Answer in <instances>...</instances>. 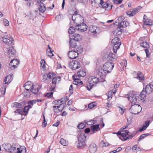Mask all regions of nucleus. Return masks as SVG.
I'll return each instance as SVG.
<instances>
[{
  "label": "nucleus",
  "instance_id": "nucleus-35",
  "mask_svg": "<svg viewBox=\"0 0 153 153\" xmlns=\"http://www.w3.org/2000/svg\"><path fill=\"white\" fill-rule=\"evenodd\" d=\"M48 49H47V55L50 56H53L52 53L53 51H51V48L50 47V46L48 45Z\"/></svg>",
  "mask_w": 153,
  "mask_h": 153
},
{
  "label": "nucleus",
  "instance_id": "nucleus-55",
  "mask_svg": "<svg viewBox=\"0 0 153 153\" xmlns=\"http://www.w3.org/2000/svg\"><path fill=\"white\" fill-rule=\"evenodd\" d=\"M132 149L133 151H135L136 150H138V151L139 150H141V149H140V148L139 147H138L137 146V145H135L134 146H133L132 148Z\"/></svg>",
  "mask_w": 153,
  "mask_h": 153
},
{
  "label": "nucleus",
  "instance_id": "nucleus-36",
  "mask_svg": "<svg viewBox=\"0 0 153 153\" xmlns=\"http://www.w3.org/2000/svg\"><path fill=\"white\" fill-rule=\"evenodd\" d=\"M123 128V127L121 128V130L123 132L121 133V137L123 138L125 140V138L127 137V136L128 135V134L129 133V131L128 130L123 131H122L123 130H122Z\"/></svg>",
  "mask_w": 153,
  "mask_h": 153
},
{
  "label": "nucleus",
  "instance_id": "nucleus-54",
  "mask_svg": "<svg viewBox=\"0 0 153 153\" xmlns=\"http://www.w3.org/2000/svg\"><path fill=\"white\" fill-rule=\"evenodd\" d=\"M95 103L94 102H92L89 103L88 105V107L90 108H92L94 106H96Z\"/></svg>",
  "mask_w": 153,
  "mask_h": 153
},
{
  "label": "nucleus",
  "instance_id": "nucleus-39",
  "mask_svg": "<svg viewBox=\"0 0 153 153\" xmlns=\"http://www.w3.org/2000/svg\"><path fill=\"white\" fill-rule=\"evenodd\" d=\"M28 17L30 19H32L33 20V19L36 17V16L32 13H30L28 15L25 16V17Z\"/></svg>",
  "mask_w": 153,
  "mask_h": 153
},
{
  "label": "nucleus",
  "instance_id": "nucleus-32",
  "mask_svg": "<svg viewBox=\"0 0 153 153\" xmlns=\"http://www.w3.org/2000/svg\"><path fill=\"white\" fill-rule=\"evenodd\" d=\"M75 41H76L72 39H70L69 42L70 47L74 48L76 47V44Z\"/></svg>",
  "mask_w": 153,
  "mask_h": 153
},
{
  "label": "nucleus",
  "instance_id": "nucleus-43",
  "mask_svg": "<svg viewBox=\"0 0 153 153\" xmlns=\"http://www.w3.org/2000/svg\"><path fill=\"white\" fill-rule=\"evenodd\" d=\"M67 97H65L63 98H61L59 100L60 103H61L60 105H61L65 103L66 101L68 100Z\"/></svg>",
  "mask_w": 153,
  "mask_h": 153
},
{
  "label": "nucleus",
  "instance_id": "nucleus-5",
  "mask_svg": "<svg viewBox=\"0 0 153 153\" xmlns=\"http://www.w3.org/2000/svg\"><path fill=\"white\" fill-rule=\"evenodd\" d=\"M69 67L72 70H75L80 67V63L77 61H73L69 64Z\"/></svg>",
  "mask_w": 153,
  "mask_h": 153
},
{
  "label": "nucleus",
  "instance_id": "nucleus-45",
  "mask_svg": "<svg viewBox=\"0 0 153 153\" xmlns=\"http://www.w3.org/2000/svg\"><path fill=\"white\" fill-rule=\"evenodd\" d=\"M39 88H34L33 87V88L30 90V91L33 94H37L39 91Z\"/></svg>",
  "mask_w": 153,
  "mask_h": 153
},
{
  "label": "nucleus",
  "instance_id": "nucleus-33",
  "mask_svg": "<svg viewBox=\"0 0 153 153\" xmlns=\"http://www.w3.org/2000/svg\"><path fill=\"white\" fill-rule=\"evenodd\" d=\"M111 42L113 44H118V43H121V42L120 41V39L118 37H114L111 41Z\"/></svg>",
  "mask_w": 153,
  "mask_h": 153
},
{
  "label": "nucleus",
  "instance_id": "nucleus-38",
  "mask_svg": "<svg viewBox=\"0 0 153 153\" xmlns=\"http://www.w3.org/2000/svg\"><path fill=\"white\" fill-rule=\"evenodd\" d=\"M127 122L126 125L124 127H123V128L122 129V130H123L127 128L128 126L130 125L131 123L132 122V118L131 117H129L127 119Z\"/></svg>",
  "mask_w": 153,
  "mask_h": 153
},
{
  "label": "nucleus",
  "instance_id": "nucleus-44",
  "mask_svg": "<svg viewBox=\"0 0 153 153\" xmlns=\"http://www.w3.org/2000/svg\"><path fill=\"white\" fill-rule=\"evenodd\" d=\"M113 33L114 35H116V36H120L122 33V30H115L114 31Z\"/></svg>",
  "mask_w": 153,
  "mask_h": 153
},
{
  "label": "nucleus",
  "instance_id": "nucleus-4",
  "mask_svg": "<svg viewBox=\"0 0 153 153\" xmlns=\"http://www.w3.org/2000/svg\"><path fill=\"white\" fill-rule=\"evenodd\" d=\"M72 19L73 22L76 24L75 25L84 23V19L80 15H78L76 17H75V16H72Z\"/></svg>",
  "mask_w": 153,
  "mask_h": 153
},
{
  "label": "nucleus",
  "instance_id": "nucleus-26",
  "mask_svg": "<svg viewBox=\"0 0 153 153\" xmlns=\"http://www.w3.org/2000/svg\"><path fill=\"white\" fill-rule=\"evenodd\" d=\"M10 144L9 143L4 144L2 145V147H3L5 150L6 151L8 150L10 152H11V148H10Z\"/></svg>",
  "mask_w": 153,
  "mask_h": 153
},
{
  "label": "nucleus",
  "instance_id": "nucleus-10",
  "mask_svg": "<svg viewBox=\"0 0 153 153\" xmlns=\"http://www.w3.org/2000/svg\"><path fill=\"white\" fill-rule=\"evenodd\" d=\"M19 63V61L18 59L12 60L11 61L10 64L9 66L10 68L12 70H13L16 68L17 67V65Z\"/></svg>",
  "mask_w": 153,
  "mask_h": 153
},
{
  "label": "nucleus",
  "instance_id": "nucleus-9",
  "mask_svg": "<svg viewBox=\"0 0 153 153\" xmlns=\"http://www.w3.org/2000/svg\"><path fill=\"white\" fill-rule=\"evenodd\" d=\"M2 39L3 42L7 45L12 44L13 41V38L7 35L4 36L3 37H2Z\"/></svg>",
  "mask_w": 153,
  "mask_h": 153
},
{
  "label": "nucleus",
  "instance_id": "nucleus-29",
  "mask_svg": "<svg viewBox=\"0 0 153 153\" xmlns=\"http://www.w3.org/2000/svg\"><path fill=\"white\" fill-rule=\"evenodd\" d=\"M121 43H118L117 44H113L114 46L113 47V50L114 52L116 53L117 52V51L118 49L120 48V46L121 45Z\"/></svg>",
  "mask_w": 153,
  "mask_h": 153
},
{
  "label": "nucleus",
  "instance_id": "nucleus-41",
  "mask_svg": "<svg viewBox=\"0 0 153 153\" xmlns=\"http://www.w3.org/2000/svg\"><path fill=\"white\" fill-rule=\"evenodd\" d=\"M61 105H59L57 106H53V111L55 113H58L61 111L62 109H60L59 108Z\"/></svg>",
  "mask_w": 153,
  "mask_h": 153
},
{
  "label": "nucleus",
  "instance_id": "nucleus-31",
  "mask_svg": "<svg viewBox=\"0 0 153 153\" xmlns=\"http://www.w3.org/2000/svg\"><path fill=\"white\" fill-rule=\"evenodd\" d=\"M71 21H70V28L68 30V33L69 34H73L75 32V30H76V28H75L74 27L72 26L71 24Z\"/></svg>",
  "mask_w": 153,
  "mask_h": 153
},
{
  "label": "nucleus",
  "instance_id": "nucleus-64",
  "mask_svg": "<svg viewBox=\"0 0 153 153\" xmlns=\"http://www.w3.org/2000/svg\"><path fill=\"white\" fill-rule=\"evenodd\" d=\"M125 19L124 17L123 16H121L117 19L118 22H121L124 21L123 20Z\"/></svg>",
  "mask_w": 153,
  "mask_h": 153
},
{
  "label": "nucleus",
  "instance_id": "nucleus-14",
  "mask_svg": "<svg viewBox=\"0 0 153 153\" xmlns=\"http://www.w3.org/2000/svg\"><path fill=\"white\" fill-rule=\"evenodd\" d=\"M117 58V56L115 54L110 53L108 55L107 58L110 61H115Z\"/></svg>",
  "mask_w": 153,
  "mask_h": 153
},
{
  "label": "nucleus",
  "instance_id": "nucleus-13",
  "mask_svg": "<svg viewBox=\"0 0 153 153\" xmlns=\"http://www.w3.org/2000/svg\"><path fill=\"white\" fill-rule=\"evenodd\" d=\"M33 84L31 81H28L24 85V87L26 90L28 91L33 88Z\"/></svg>",
  "mask_w": 153,
  "mask_h": 153
},
{
  "label": "nucleus",
  "instance_id": "nucleus-2",
  "mask_svg": "<svg viewBox=\"0 0 153 153\" xmlns=\"http://www.w3.org/2000/svg\"><path fill=\"white\" fill-rule=\"evenodd\" d=\"M141 110V106L135 103L132 104L129 109L131 113L134 114L139 113Z\"/></svg>",
  "mask_w": 153,
  "mask_h": 153
},
{
  "label": "nucleus",
  "instance_id": "nucleus-19",
  "mask_svg": "<svg viewBox=\"0 0 153 153\" xmlns=\"http://www.w3.org/2000/svg\"><path fill=\"white\" fill-rule=\"evenodd\" d=\"M146 92L144 91V89L141 92L140 94L138 97V98H140L143 101H144L146 99Z\"/></svg>",
  "mask_w": 153,
  "mask_h": 153
},
{
  "label": "nucleus",
  "instance_id": "nucleus-58",
  "mask_svg": "<svg viewBox=\"0 0 153 153\" xmlns=\"http://www.w3.org/2000/svg\"><path fill=\"white\" fill-rule=\"evenodd\" d=\"M43 115V120L42 122V126L44 127L46 126L47 125V122H46L45 117L44 115Z\"/></svg>",
  "mask_w": 153,
  "mask_h": 153
},
{
  "label": "nucleus",
  "instance_id": "nucleus-17",
  "mask_svg": "<svg viewBox=\"0 0 153 153\" xmlns=\"http://www.w3.org/2000/svg\"><path fill=\"white\" fill-rule=\"evenodd\" d=\"M143 21L144 24L146 25H152V20H150L145 15H144L143 16Z\"/></svg>",
  "mask_w": 153,
  "mask_h": 153
},
{
  "label": "nucleus",
  "instance_id": "nucleus-25",
  "mask_svg": "<svg viewBox=\"0 0 153 153\" xmlns=\"http://www.w3.org/2000/svg\"><path fill=\"white\" fill-rule=\"evenodd\" d=\"M136 78L139 80H144V75L140 71H138L137 72V76Z\"/></svg>",
  "mask_w": 153,
  "mask_h": 153
},
{
  "label": "nucleus",
  "instance_id": "nucleus-20",
  "mask_svg": "<svg viewBox=\"0 0 153 153\" xmlns=\"http://www.w3.org/2000/svg\"><path fill=\"white\" fill-rule=\"evenodd\" d=\"M86 137V136L84 134H80L78 137V142L85 143Z\"/></svg>",
  "mask_w": 153,
  "mask_h": 153
},
{
  "label": "nucleus",
  "instance_id": "nucleus-21",
  "mask_svg": "<svg viewBox=\"0 0 153 153\" xmlns=\"http://www.w3.org/2000/svg\"><path fill=\"white\" fill-rule=\"evenodd\" d=\"M38 3L39 5V11L42 13L44 12L46 10L45 6L44 5V4L42 2H39Z\"/></svg>",
  "mask_w": 153,
  "mask_h": 153
},
{
  "label": "nucleus",
  "instance_id": "nucleus-47",
  "mask_svg": "<svg viewBox=\"0 0 153 153\" xmlns=\"http://www.w3.org/2000/svg\"><path fill=\"white\" fill-rule=\"evenodd\" d=\"M102 71H103V69H102V68H100L97 71V77H101L102 76Z\"/></svg>",
  "mask_w": 153,
  "mask_h": 153
},
{
  "label": "nucleus",
  "instance_id": "nucleus-50",
  "mask_svg": "<svg viewBox=\"0 0 153 153\" xmlns=\"http://www.w3.org/2000/svg\"><path fill=\"white\" fill-rule=\"evenodd\" d=\"M59 142L63 146H66L68 144L66 140L63 138H61Z\"/></svg>",
  "mask_w": 153,
  "mask_h": 153
},
{
  "label": "nucleus",
  "instance_id": "nucleus-6",
  "mask_svg": "<svg viewBox=\"0 0 153 153\" xmlns=\"http://www.w3.org/2000/svg\"><path fill=\"white\" fill-rule=\"evenodd\" d=\"M128 100L131 102L132 104L136 103L137 102L138 96L136 94L133 93H129L128 95Z\"/></svg>",
  "mask_w": 153,
  "mask_h": 153
},
{
  "label": "nucleus",
  "instance_id": "nucleus-60",
  "mask_svg": "<svg viewBox=\"0 0 153 153\" xmlns=\"http://www.w3.org/2000/svg\"><path fill=\"white\" fill-rule=\"evenodd\" d=\"M54 74L53 73H51L49 72V73L46 74V77L47 78V79H50L51 78V75H53Z\"/></svg>",
  "mask_w": 153,
  "mask_h": 153
},
{
  "label": "nucleus",
  "instance_id": "nucleus-16",
  "mask_svg": "<svg viewBox=\"0 0 153 153\" xmlns=\"http://www.w3.org/2000/svg\"><path fill=\"white\" fill-rule=\"evenodd\" d=\"M12 76L13 74H10V75L6 76L3 81L4 84H7L9 83L12 80Z\"/></svg>",
  "mask_w": 153,
  "mask_h": 153
},
{
  "label": "nucleus",
  "instance_id": "nucleus-30",
  "mask_svg": "<svg viewBox=\"0 0 153 153\" xmlns=\"http://www.w3.org/2000/svg\"><path fill=\"white\" fill-rule=\"evenodd\" d=\"M77 74L81 77H84L86 75V73L84 70L80 69L78 72Z\"/></svg>",
  "mask_w": 153,
  "mask_h": 153
},
{
  "label": "nucleus",
  "instance_id": "nucleus-40",
  "mask_svg": "<svg viewBox=\"0 0 153 153\" xmlns=\"http://www.w3.org/2000/svg\"><path fill=\"white\" fill-rule=\"evenodd\" d=\"M140 45L145 48L147 49L149 47V45L147 42H142L140 44Z\"/></svg>",
  "mask_w": 153,
  "mask_h": 153
},
{
  "label": "nucleus",
  "instance_id": "nucleus-11",
  "mask_svg": "<svg viewBox=\"0 0 153 153\" xmlns=\"http://www.w3.org/2000/svg\"><path fill=\"white\" fill-rule=\"evenodd\" d=\"M78 52L75 51H71L68 53V56L69 58L71 59H75L78 55Z\"/></svg>",
  "mask_w": 153,
  "mask_h": 153
},
{
  "label": "nucleus",
  "instance_id": "nucleus-37",
  "mask_svg": "<svg viewBox=\"0 0 153 153\" xmlns=\"http://www.w3.org/2000/svg\"><path fill=\"white\" fill-rule=\"evenodd\" d=\"M61 80V77L60 76H57L56 77H54L53 78L52 83L56 84L57 82H59Z\"/></svg>",
  "mask_w": 153,
  "mask_h": 153
},
{
  "label": "nucleus",
  "instance_id": "nucleus-53",
  "mask_svg": "<svg viewBox=\"0 0 153 153\" xmlns=\"http://www.w3.org/2000/svg\"><path fill=\"white\" fill-rule=\"evenodd\" d=\"M83 48L81 47V46H79L76 49V52H78V54L79 53H81L83 51Z\"/></svg>",
  "mask_w": 153,
  "mask_h": 153
},
{
  "label": "nucleus",
  "instance_id": "nucleus-18",
  "mask_svg": "<svg viewBox=\"0 0 153 153\" xmlns=\"http://www.w3.org/2000/svg\"><path fill=\"white\" fill-rule=\"evenodd\" d=\"M82 36L78 33H75L72 36V39L74 40L79 42L81 40Z\"/></svg>",
  "mask_w": 153,
  "mask_h": 153
},
{
  "label": "nucleus",
  "instance_id": "nucleus-57",
  "mask_svg": "<svg viewBox=\"0 0 153 153\" xmlns=\"http://www.w3.org/2000/svg\"><path fill=\"white\" fill-rule=\"evenodd\" d=\"M29 109L27 106H25L24 107L23 111H22V112H24L26 113V114L28 112V111L29 110Z\"/></svg>",
  "mask_w": 153,
  "mask_h": 153
},
{
  "label": "nucleus",
  "instance_id": "nucleus-15",
  "mask_svg": "<svg viewBox=\"0 0 153 153\" xmlns=\"http://www.w3.org/2000/svg\"><path fill=\"white\" fill-rule=\"evenodd\" d=\"M97 147L96 144L94 143L91 144L89 147V150L91 153H94L97 150Z\"/></svg>",
  "mask_w": 153,
  "mask_h": 153
},
{
  "label": "nucleus",
  "instance_id": "nucleus-48",
  "mask_svg": "<svg viewBox=\"0 0 153 153\" xmlns=\"http://www.w3.org/2000/svg\"><path fill=\"white\" fill-rule=\"evenodd\" d=\"M30 92L31 91H30V90H28V91H27V90H26V91H25L23 92V94L25 97H28L30 95Z\"/></svg>",
  "mask_w": 153,
  "mask_h": 153
},
{
  "label": "nucleus",
  "instance_id": "nucleus-3",
  "mask_svg": "<svg viewBox=\"0 0 153 153\" xmlns=\"http://www.w3.org/2000/svg\"><path fill=\"white\" fill-rule=\"evenodd\" d=\"M114 67L113 63L111 62H107L105 63L103 66V71L105 73H110Z\"/></svg>",
  "mask_w": 153,
  "mask_h": 153
},
{
  "label": "nucleus",
  "instance_id": "nucleus-63",
  "mask_svg": "<svg viewBox=\"0 0 153 153\" xmlns=\"http://www.w3.org/2000/svg\"><path fill=\"white\" fill-rule=\"evenodd\" d=\"M4 25L5 26H8L9 25V22L6 19H4L3 20Z\"/></svg>",
  "mask_w": 153,
  "mask_h": 153
},
{
  "label": "nucleus",
  "instance_id": "nucleus-49",
  "mask_svg": "<svg viewBox=\"0 0 153 153\" xmlns=\"http://www.w3.org/2000/svg\"><path fill=\"white\" fill-rule=\"evenodd\" d=\"M109 146V144L108 143H107L103 141H102L100 143V146L101 147L103 146L107 147Z\"/></svg>",
  "mask_w": 153,
  "mask_h": 153
},
{
  "label": "nucleus",
  "instance_id": "nucleus-61",
  "mask_svg": "<svg viewBox=\"0 0 153 153\" xmlns=\"http://www.w3.org/2000/svg\"><path fill=\"white\" fill-rule=\"evenodd\" d=\"M81 76H78V75H76L75 76H73L72 77L73 78V80L74 81L75 80H78L79 81V78Z\"/></svg>",
  "mask_w": 153,
  "mask_h": 153
},
{
  "label": "nucleus",
  "instance_id": "nucleus-23",
  "mask_svg": "<svg viewBox=\"0 0 153 153\" xmlns=\"http://www.w3.org/2000/svg\"><path fill=\"white\" fill-rule=\"evenodd\" d=\"M13 107L21 108L23 107L25 105V103L24 102H21V103L15 102L13 103Z\"/></svg>",
  "mask_w": 153,
  "mask_h": 153
},
{
  "label": "nucleus",
  "instance_id": "nucleus-1",
  "mask_svg": "<svg viewBox=\"0 0 153 153\" xmlns=\"http://www.w3.org/2000/svg\"><path fill=\"white\" fill-rule=\"evenodd\" d=\"M98 82L99 80L98 77L91 76L88 78V82L84 83L83 85L90 91L94 85H96Z\"/></svg>",
  "mask_w": 153,
  "mask_h": 153
},
{
  "label": "nucleus",
  "instance_id": "nucleus-8",
  "mask_svg": "<svg viewBox=\"0 0 153 153\" xmlns=\"http://www.w3.org/2000/svg\"><path fill=\"white\" fill-rule=\"evenodd\" d=\"M141 7L140 6H138L136 7L133 9H131L130 11L126 12V14L129 16H134L137 13L141 8Z\"/></svg>",
  "mask_w": 153,
  "mask_h": 153
},
{
  "label": "nucleus",
  "instance_id": "nucleus-59",
  "mask_svg": "<svg viewBox=\"0 0 153 153\" xmlns=\"http://www.w3.org/2000/svg\"><path fill=\"white\" fill-rule=\"evenodd\" d=\"M45 62L44 59L41 60L40 62L41 66L43 68H45Z\"/></svg>",
  "mask_w": 153,
  "mask_h": 153
},
{
  "label": "nucleus",
  "instance_id": "nucleus-42",
  "mask_svg": "<svg viewBox=\"0 0 153 153\" xmlns=\"http://www.w3.org/2000/svg\"><path fill=\"white\" fill-rule=\"evenodd\" d=\"M85 145L86 144L85 143L79 142L77 144V146L79 148H82L84 147Z\"/></svg>",
  "mask_w": 153,
  "mask_h": 153
},
{
  "label": "nucleus",
  "instance_id": "nucleus-56",
  "mask_svg": "<svg viewBox=\"0 0 153 153\" xmlns=\"http://www.w3.org/2000/svg\"><path fill=\"white\" fill-rule=\"evenodd\" d=\"M53 92H51V93H48L46 94L45 96L49 98H51L53 97Z\"/></svg>",
  "mask_w": 153,
  "mask_h": 153
},
{
  "label": "nucleus",
  "instance_id": "nucleus-24",
  "mask_svg": "<svg viewBox=\"0 0 153 153\" xmlns=\"http://www.w3.org/2000/svg\"><path fill=\"white\" fill-rule=\"evenodd\" d=\"M99 124H96L93 125L91 126V129L92 131H95L96 132L100 130V128L99 127Z\"/></svg>",
  "mask_w": 153,
  "mask_h": 153
},
{
  "label": "nucleus",
  "instance_id": "nucleus-28",
  "mask_svg": "<svg viewBox=\"0 0 153 153\" xmlns=\"http://www.w3.org/2000/svg\"><path fill=\"white\" fill-rule=\"evenodd\" d=\"M119 24V27H124L128 26L129 23L127 21H124L121 22H118Z\"/></svg>",
  "mask_w": 153,
  "mask_h": 153
},
{
  "label": "nucleus",
  "instance_id": "nucleus-22",
  "mask_svg": "<svg viewBox=\"0 0 153 153\" xmlns=\"http://www.w3.org/2000/svg\"><path fill=\"white\" fill-rule=\"evenodd\" d=\"M8 55H9L8 56L10 57L11 55H13L14 54L16 53V50L14 49L13 47V46H11L9 47L8 51Z\"/></svg>",
  "mask_w": 153,
  "mask_h": 153
},
{
  "label": "nucleus",
  "instance_id": "nucleus-51",
  "mask_svg": "<svg viewBox=\"0 0 153 153\" xmlns=\"http://www.w3.org/2000/svg\"><path fill=\"white\" fill-rule=\"evenodd\" d=\"M73 83L74 84L77 85H82L83 84L82 82L79 79V81L78 80H75L74 81Z\"/></svg>",
  "mask_w": 153,
  "mask_h": 153
},
{
  "label": "nucleus",
  "instance_id": "nucleus-62",
  "mask_svg": "<svg viewBox=\"0 0 153 153\" xmlns=\"http://www.w3.org/2000/svg\"><path fill=\"white\" fill-rule=\"evenodd\" d=\"M36 103V100H33L29 101L27 102V104L28 105L30 104L31 105H33L34 104H35Z\"/></svg>",
  "mask_w": 153,
  "mask_h": 153
},
{
  "label": "nucleus",
  "instance_id": "nucleus-7",
  "mask_svg": "<svg viewBox=\"0 0 153 153\" xmlns=\"http://www.w3.org/2000/svg\"><path fill=\"white\" fill-rule=\"evenodd\" d=\"M76 26V29L78 31L84 32L86 30L88 26L85 23L79 24Z\"/></svg>",
  "mask_w": 153,
  "mask_h": 153
},
{
  "label": "nucleus",
  "instance_id": "nucleus-27",
  "mask_svg": "<svg viewBox=\"0 0 153 153\" xmlns=\"http://www.w3.org/2000/svg\"><path fill=\"white\" fill-rule=\"evenodd\" d=\"M152 86L149 85H147L145 88V91L147 94H150L152 91Z\"/></svg>",
  "mask_w": 153,
  "mask_h": 153
},
{
  "label": "nucleus",
  "instance_id": "nucleus-52",
  "mask_svg": "<svg viewBox=\"0 0 153 153\" xmlns=\"http://www.w3.org/2000/svg\"><path fill=\"white\" fill-rule=\"evenodd\" d=\"M85 126V125L83 123H81L78 125L77 128L79 129H82Z\"/></svg>",
  "mask_w": 153,
  "mask_h": 153
},
{
  "label": "nucleus",
  "instance_id": "nucleus-34",
  "mask_svg": "<svg viewBox=\"0 0 153 153\" xmlns=\"http://www.w3.org/2000/svg\"><path fill=\"white\" fill-rule=\"evenodd\" d=\"M100 4L101 5V7L102 8H105L106 9V8L108 7V3H107L106 2H104L103 1V0H100Z\"/></svg>",
  "mask_w": 153,
  "mask_h": 153
},
{
  "label": "nucleus",
  "instance_id": "nucleus-46",
  "mask_svg": "<svg viewBox=\"0 0 153 153\" xmlns=\"http://www.w3.org/2000/svg\"><path fill=\"white\" fill-rule=\"evenodd\" d=\"M150 134L149 133H146L143 134L141 135L139 137L137 140V141H140L141 140L145 138L146 136H148L150 135Z\"/></svg>",
  "mask_w": 153,
  "mask_h": 153
},
{
  "label": "nucleus",
  "instance_id": "nucleus-12",
  "mask_svg": "<svg viewBox=\"0 0 153 153\" xmlns=\"http://www.w3.org/2000/svg\"><path fill=\"white\" fill-rule=\"evenodd\" d=\"M89 31L94 34L99 33L100 32V28L94 25H91L89 27Z\"/></svg>",
  "mask_w": 153,
  "mask_h": 153
}]
</instances>
